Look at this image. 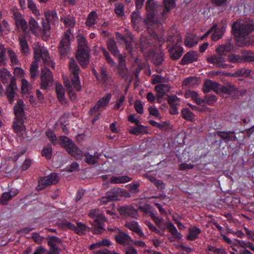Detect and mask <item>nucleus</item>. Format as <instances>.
<instances>
[{
  "mask_svg": "<svg viewBox=\"0 0 254 254\" xmlns=\"http://www.w3.org/2000/svg\"><path fill=\"white\" fill-rule=\"evenodd\" d=\"M134 108L135 111L139 114H142L143 113V107L140 100H136L134 103Z\"/></svg>",
  "mask_w": 254,
  "mask_h": 254,
  "instance_id": "obj_64",
  "label": "nucleus"
},
{
  "mask_svg": "<svg viewBox=\"0 0 254 254\" xmlns=\"http://www.w3.org/2000/svg\"><path fill=\"white\" fill-rule=\"evenodd\" d=\"M61 21L66 27L69 28L64 32L63 37L59 46V51L61 58L65 57L69 53L70 49V35L71 34V28L74 27L76 20L73 15H67L61 18Z\"/></svg>",
  "mask_w": 254,
  "mask_h": 254,
  "instance_id": "obj_2",
  "label": "nucleus"
},
{
  "mask_svg": "<svg viewBox=\"0 0 254 254\" xmlns=\"http://www.w3.org/2000/svg\"><path fill=\"white\" fill-rule=\"evenodd\" d=\"M233 45L230 42H227L225 44L220 45L216 49V52L218 55H213L207 58V62L212 64H215L219 67H225V58L223 57V55H225V53L230 52L233 50Z\"/></svg>",
  "mask_w": 254,
  "mask_h": 254,
  "instance_id": "obj_5",
  "label": "nucleus"
},
{
  "mask_svg": "<svg viewBox=\"0 0 254 254\" xmlns=\"http://www.w3.org/2000/svg\"><path fill=\"white\" fill-rule=\"evenodd\" d=\"M13 127L15 132H21L25 128L23 124V119H17V121L14 122Z\"/></svg>",
  "mask_w": 254,
  "mask_h": 254,
  "instance_id": "obj_39",
  "label": "nucleus"
},
{
  "mask_svg": "<svg viewBox=\"0 0 254 254\" xmlns=\"http://www.w3.org/2000/svg\"><path fill=\"white\" fill-rule=\"evenodd\" d=\"M254 30V23L250 20H237L232 26L231 32L236 38L246 39Z\"/></svg>",
  "mask_w": 254,
  "mask_h": 254,
  "instance_id": "obj_4",
  "label": "nucleus"
},
{
  "mask_svg": "<svg viewBox=\"0 0 254 254\" xmlns=\"http://www.w3.org/2000/svg\"><path fill=\"white\" fill-rule=\"evenodd\" d=\"M76 225V230H75L76 231H74V232L79 235L84 234L86 231H90V228L84 223L77 222Z\"/></svg>",
  "mask_w": 254,
  "mask_h": 254,
  "instance_id": "obj_40",
  "label": "nucleus"
},
{
  "mask_svg": "<svg viewBox=\"0 0 254 254\" xmlns=\"http://www.w3.org/2000/svg\"><path fill=\"white\" fill-rule=\"evenodd\" d=\"M118 210L122 216H130L135 219L139 217L137 209L131 206H120L118 208Z\"/></svg>",
  "mask_w": 254,
  "mask_h": 254,
  "instance_id": "obj_18",
  "label": "nucleus"
},
{
  "mask_svg": "<svg viewBox=\"0 0 254 254\" xmlns=\"http://www.w3.org/2000/svg\"><path fill=\"white\" fill-rule=\"evenodd\" d=\"M145 8L147 12V19L151 22L156 21V16L159 12L162 11V6L159 5L158 2L155 0H147L146 2Z\"/></svg>",
  "mask_w": 254,
  "mask_h": 254,
  "instance_id": "obj_7",
  "label": "nucleus"
},
{
  "mask_svg": "<svg viewBox=\"0 0 254 254\" xmlns=\"http://www.w3.org/2000/svg\"><path fill=\"white\" fill-rule=\"evenodd\" d=\"M211 90H213L217 94L222 96L227 94L233 99H238L241 96H243L247 91L245 89L239 90L236 86L231 84L223 85L210 79H207L203 85L202 91L204 93H207L209 92Z\"/></svg>",
  "mask_w": 254,
  "mask_h": 254,
  "instance_id": "obj_1",
  "label": "nucleus"
},
{
  "mask_svg": "<svg viewBox=\"0 0 254 254\" xmlns=\"http://www.w3.org/2000/svg\"><path fill=\"white\" fill-rule=\"evenodd\" d=\"M154 47V45L149 39L145 37L141 38L140 49L142 53L151 55V53L153 52Z\"/></svg>",
  "mask_w": 254,
  "mask_h": 254,
  "instance_id": "obj_21",
  "label": "nucleus"
},
{
  "mask_svg": "<svg viewBox=\"0 0 254 254\" xmlns=\"http://www.w3.org/2000/svg\"><path fill=\"white\" fill-rule=\"evenodd\" d=\"M13 15L16 27L20 28L24 32H28V26L27 22L23 17L21 13L16 11L13 13Z\"/></svg>",
  "mask_w": 254,
  "mask_h": 254,
  "instance_id": "obj_20",
  "label": "nucleus"
},
{
  "mask_svg": "<svg viewBox=\"0 0 254 254\" xmlns=\"http://www.w3.org/2000/svg\"><path fill=\"white\" fill-rule=\"evenodd\" d=\"M125 226L133 232L139 228L138 223L135 221H127L125 223Z\"/></svg>",
  "mask_w": 254,
  "mask_h": 254,
  "instance_id": "obj_54",
  "label": "nucleus"
},
{
  "mask_svg": "<svg viewBox=\"0 0 254 254\" xmlns=\"http://www.w3.org/2000/svg\"><path fill=\"white\" fill-rule=\"evenodd\" d=\"M140 19L138 12L133 11L131 15V21L134 28H135L137 23Z\"/></svg>",
  "mask_w": 254,
  "mask_h": 254,
  "instance_id": "obj_60",
  "label": "nucleus"
},
{
  "mask_svg": "<svg viewBox=\"0 0 254 254\" xmlns=\"http://www.w3.org/2000/svg\"><path fill=\"white\" fill-rule=\"evenodd\" d=\"M46 20L54 25L59 23V18L57 13L55 10H47L44 12Z\"/></svg>",
  "mask_w": 254,
  "mask_h": 254,
  "instance_id": "obj_27",
  "label": "nucleus"
},
{
  "mask_svg": "<svg viewBox=\"0 0 254 254\" xmlns=\"http://www.w3.org/2000/svg\"><path fill=\"white\" fill-rule=\"evenodd\" d=\"M228 61L230 63H238L243 61L242 56L237 55H231L228 57Z\"/></svg>",
  "mask_w": 254,
  "mask_h": 254,
  "instance_id": "obj_56",
  "label": "nucleus"
},
{
  "mask_svg": "<svg viewBox=\"0 0 254 254\" xmlns=\"http://www.w3.org/2000/svg\"><path fill=\"white\" fill-rule=\"evenodd\" d=\"M116 231L117 234L114 235V237L118 244L124 246L131 245L133 240L129 235L118 229H116Z\"/></svg>",
  "mask_w": 254,
  "mask_h": 254,
  "instance_id": "obj_10",
  "label": "nucleus"
},
{
  "mask_svg": "<svg viewBox=\"0 0 254 254\" xmlns=\"http://www.w3.org/2000/svg\"><path fill=\"white\" fill-rule=\"evenodd\" d=\"M98 18V15L95 11H91L88 15L85 21L86 26L92 27L96 23V20Z\"/></svg>",
  "mask_w": 254,
  "mask_h": 254,
  "instance_id": "obj_34",
  "label": "nucleus"
},
{
  "mask_svg": "<svg viewBox=\"0 0 254 254\" xmlns=\"http://www.w3.org/2000/svg\"><path fill=\"white\" fill-rule=\"evenodd\" d=\"M63 146L68 153L77 159H81L82 152L73 141L66 136H62L61 138Z\"/></svg>",
  "mask_w": 254,
  "mask_h": 254,
  "instance_id": "obj_8",
  "label": "nucleus"
},
{
  "mask_svg": "<svg viewBox=\"0 0 254 254\" xmlns=\"http://www.w3.org/2000/svg\"><path fill=\"white\" fill-rule=\"evenodd\" d=\"M188 234L186 236L187 240L190 241H195L201 233V230L196 226L190 227L188 228Z\"/></svg>",
  "mask_w": 254,
  "mask_h": 254,
  "instance_id": "obj_26",
  "label": "nucleus"
},
{
  "mask_svg": "<svg viewBox=\"0 0 254 254\" xmlns=\"http://www.w3.org/2000/svg\"><path fill=\"white\" fill-rule=\"evenodd\" d=\"M42 24L44 34L45 35H49L50 33V29H51L50 23L47 20L45 21V20H43Z\"/></svg>",
  "mask_w": 254,
  "mask_h": 254,
  "instance_id": "obj_61",
  "label": "nucleus"
},
{
  "mask_svg": "<svg viewBox=\"0 0 254 254\" xmlns=\"http://www.w3.org/2000/svg\"><path fill=\"white\" fill-rule=\"evenodd\" d=\"M76 58L81 67L86 68L89 63V54L88 50H77Z\"/></svg>",
  "mask_w": 254,
  "mask_h": 254,
  "instance_id": "obj_17",
  "label": "nucleus"
},
{
  "mask_svg": "<svg viewBox=\"0 0 254 254\" xmlns=\"http://www.w3.org/2000/svg\"><path fill=\"white\" fill-rule=\"evenodd\" d=\"M17 89L16 81L13 77H11L10 84L7 87L5 94L10 104H12L14 102L15 90Z\"/></svg>",
  "mask_w": 254,
  "mask_h": 254,
  "instance_id": "obj_23",
  "label": "nucleus"
},
{
  "mask_svg": "<svg viewBox=\"0 0 254 254\" xmlns=\"http://www.w3.org/2000/svg\"><path fill=\"white\" fill-rule=\"evenodd\" d=\"M164 6H162V11L161 12V15L163 18L165 17L171 9L175 6V0H164Z\"/></svg>",
  "mask_w": 254,
  "mask_h": 254,
  "instance_id": "obj_30",
  "label": "nucleus"
},
{
  "mask_svg": "<svg viewBox=\"0 0 254 254\" xmlns=\"http://www.w3.org/2000/svg\"><path fill=\"white\" fill-rule=\"evenodd\" d=\"M152 55V61L155 66H160L164 61V55L162 52H153Z\"/></svg>",
  "mask_w": 254,
  "mask_h": 254,
  "instance_id": "obj_32",
  "label": "nucleus"
},
{
  "mask_svg": "<svg viewBox=\"0 0 254 254\" xmlns=\"http://www.w3.org/2000/svg\"><path fill=\"white\" fill-rule=\"evenodd\" d=\"M122 192V190L118 187L111 189L110 191L106 192L110 200H116L118 199L119 195Z\"/></svg>",
  "mask_w": 254,
  "mask_h": 254,
  "instance_id": "obj_35",
  "label": "nucleus"
},
{
  "mask_svg": "<svg viewBox=\"0 0 254 254\" xmlns=\"http://www.w3.org/2000/svg\"><path fill=\"white\" fill-rule=\"evenodd\" d=\"M150 125L153 127H156L160 129H166L168 127V124L166 122H164L162 124L158 123L153 120H150L149 121Z\"/></svg>",
  "mask_w": 254,
  "mask_h": 254,
  "instance_id": "obj_52",
  "label": "nucleus"
},
{
  "mask_svg": "<svg viewBox=\"0 0 254 254\" xmlns=\"http://www.w3.org/2000/svg\"><path fill=\"white\" fill-rule=\"evenodd\" d=\"M21 52L23 55H27L29 51L28 44L24 37L19 38Z\"/></svg>",
  "mask_w": 254,
  "mask_h": 254,
  "instance_id": "obj_36",
  "label": "nucleus"
},
{
  "mask_svg": "<svg viewBox=\"0 0 254 254\" xmlns=\"http://www.w3.org/2000/svg\"><path fill=\"white\" fill-rule=\"evenodd\" d=\"M132 178L127 175L121 176H112L110 179V183L113 184H124L130 182Z\"/></svg>",
  "mask_w": 254,
  "mask_h": 254,
  "instance_id": "obj_31",
  "label": "nucleus"
},
{
  "mask_svg": "<svg viewBox=\"0 0 254 254\" xmlns=\"http://www.w3.org/2000/svg\"><path fill=\"white\" fill-rule=\"evenodd\" d=\"M234 131H225L218 130L217 131V135L222 138L225 142L229 141H235L237 139Z\"/></svg>",
  "mask_w": 254,
  "mask_h": 254,
  "instance_id": "obj_28",
  "label": "nucleus"
},
{
  "mask_svg": "<svg viewBox=\"0 0 254 254\" xmlns=\"http://www.w3.org/2000/svg\"><path fill=\"white\" fill-rule=\"evenodd\" d=\"M107 45L108 49L114 56H117L119 55V51L113 38H110L107 41Z\"/></svg>",
  "mask_w": 254,
  "mask_h": 254,
  "instance_id": "obj_33",
  "label": "nucleus"
},
{
  "mask_svg": "<svg viewBox=\"0 0 254 254\" xmlns=\"http://www.w3.org/2000/svg\"><path fill=\"white\" fill-rule=\"evenodd\" d=\"M180 99L176 95L168 96L167 102L170 106H177L180 104Z\"/></svg>",
  "mask_w": 254,
  "mask_h": 254,
  "instance_id": "obj_46",
  "label": "nucleus"
},
{
  "mask_svg": "<svg viewBox=\"0 0 254 254\" xmlns=\"http://www.w3.org/2000/svg\"><path fill=\"white\" fill-rule=\"evenodd\" d=\"M111 77L106 66L103 65L99 68V74L97 81L102 84L107 85Z\"/></svg>",
  "mask_w": 254,
  "mask_h": 254,
  "instance_id": "obj_22",
  "label": "nucleus"
},
{
  "mask_svg": "<svg viewBox=\"0 0 254 254\" xmlns=\"http://www.w3.org/2000/svg\"><path fill=\"white\" fill-rule=\"evenodd\" d=\"M125 6L122 3L115 4V13L119 16H122L124 14Z\"/></svg>",
  "mask_w": 254,
  "mask_h": 254,
  "instance_id": "obj_51",
  "label": "nucleus"
},
{
  "mask_svg": "<svg viewBox=\"0 0 254 254\" xmlns=\"http://www.w3.org/2000/svg\"><path fill=\"white\" fill-rule=\"evenodd\" d=\"M58 181V174L56 173H52L50 175L39 180L38 187L40 190L44 189L48 186L56 184Z\"/></svg>",
  "mask_w": 254,
  "mask_h": 254,
  "instance_id": "obj_9",
  "label": "nucleus"
},
{
  "mask_svg": "<svg viewBox=\"0 0 254 254\" xmlns=\"http://www.w3.org/2000/svg\"><path fill=\"white\" fill-rule=\"evenodd\" d=\"M195 80L194 77H188L184 80L183 84L186 86H192L194 84Z\"/></svg>",
  "mask_w": 254,
  "mask_h": 254,
  "instance_id": "obj_63",
  "label": "nucleus"
},
{
  "mask_svg": "<svg viewBox=\"0 0 254 254\" xmlns=\"http://www.w3.org/2000/svg\"><path fill=\"white\" fill-rule=\"evenodd\" d=\"M217 100V97L213 94H207L204 97L205 104L213 106Z\"/></svg>",
  "mask_w": 254,
  "mask_h": 254,
  "instance_id": "obj_45",
  "label": "nucleus"
},
{
  "mask_svg": "<svg viewBox=\"0 0 254 254\" xmlns=\"http://www.w3.org/2000/svg\"><path fill=\"white\" fill-rule=\"evenodd\" d=\"M116 38L117 41L121 44H125L126 49L129 53H131L133 49V39L131 37L127 36L119 32L116 33Z\"/></svg>",
  "mask_w": 254,
  "mask_h": 254,
  "instance_id": "obj_16",
  "label": "nucleus"
},
{
  "mask_svg": "<svg viewBox=\"0 0 254 254\" xmlns=\"http://www.w3.org/2000/svg\"><path fill=\"white\" fill-rule=\"evenodd\" d=\"M181 42V39H178V42L168 49L170 58L173 61L179 59L183 54V48L179 45V43Z\"/></svg>",
  "mask_w": 254,
  "mask_h": 254,
  "instance_id": "obj_14",
  "label": "nucleus"
},
{
  "mask_svg": "<svg viewBox=\"0 0 254 254\" xmlns=\"http://www.w3.org/2000/svg\"><path fill=\"white\" fill-rule=\"evenodd\" d=\"M112 98V94L107 93L105 96L100 99L94 106L91 109L90 112L93 115L95 112L99 111L100 109H104L109 103Z\"/></svg>",
  "mask_w": 254,
  "mask_h": 254,
  "instance_id": "obj_15",
  "label": "nucleus"
},
{
  "mask_svg": "<svg viewBox=\"0 0 254 254\" xmlns=\"http://www.w3.org/2000/svg\"><path fill=\"white\" fill-rule=\"evenodd\" d=\"M184 42L185 45L188 47H192L197 43L195 37L192 35L187 36Z\"/></svg>",
  "mask_w": 254,
  "mask_h": 254,
  "instance_id": "obj_44",
  "label": "nucleus"
},
{
  "mask_svg": "<svg viewBox=\"0 0 254 254\" xmlns=\"http://www.w3.org/2000/svg\"><path fill=\"white\" fill-rule=\"evenodd\" d=\"M5 51L4 45L0 43V66L5 64Z\"/></svg>",
  "mask_w": 254,
  "mask_h": 254,
  "instance_id": "obj_53",
  "label": "nucleus"
},
{
  "mask_svg": "<svg viewBox=\"0 0 254 254\" xmlns=\"http://www.w3.org/2000/svg\"><path fill=\"white\" fill-rule=\"evenodd\" d=\"M155 90L156 92L163 91L169 92L170 90V87L166 84H159L155 86Z\"/></svg>",
  "mask_w": 254,
  "mask_h": 254,
  "instance_id": "obj_58",
  "label": "nucleus"
},
{
  "mask_svg": "<svg viewBox=\"0 0 254 254\" xmlns=\"http://www.w3.org/2000/svg\"><path fill=\"white\" fill-rule=\"evenodd\" d=\"M12 198L10 192H5L3 193L0 197V202L2 205H5L7 204L8 201L11 200Z\"/></svg>",
  "mask_w": 254,
  "mask_h": 254,
  "instance_id": "obj_57",
  "label": "nucleus"
},
{
  "mask_svg": "<svg viewBox=\"0 0 254 254\" xmlns=\"http://www.w3.org/2000/svg\"><path fill=\"white\" fill-rule=\"evenodd\" d=\"M68 65L69 71L73 76L79 75L80 67L73 58L70 59Z\"/></svg>",
  "mask_w": 254,
  "mask_h": 254,
  "instance_id": "obj_29",
  "label": "nucleus"
},
{
  "mask_svg": "<svg viewBox=\"0 0 254 254\" xmlns=\"http://www.w3.org/2000/svg\"><path fill=\"white\" fill-rule=\"evenodd\" d=\"M159 228L163 231H164L166 228H167L175 240H181L183 237L182 235L178 231L174 225L171 222H166L165 224L163 223Z\"/></svg>",
  "mask_w": 254,
  "mask_h": 254,
  "instance_id": "obj_19",
  "label": "nucleus"
},
{
  "mask_svg": "<svg viewBox=\"0 0 254 254\" xmlns=\"http://www.w3.org/2000/svg\"><path fill=\"white\" fill-rule=\"evenodd\" d=\"M56 92L57 97L62 103L65 100L64 98V90L62 84H57L56 86Z\"/></svg>",
  "mask_w": 254,
  "mask_h": 254,
  "instance_id": "obj_37",
  "label": "nucleus"
},
{
  "mask_svg": "<svg viewBox=\"0 0 254 254\" xmlns=\"http://www.w3.org/2000/svg\"><path fill=\"white\" fill-rule=\"evenodd\" d=\"M41 155L47 159H50L52 156V148L51 144H49L45 146L41 151Z\"/></svg>",
  "mask_w": 254,
  "mask_h": 254,
  "instance_id": "obj_42",
  "label": "nucleus"
},
{
  "mask_svg": "<svg viewBox=\"0 0 254 254\" xmlns=\"http://www.w3.org/2000/svg\"><path fill=\"white\" fill-rule=\"evenodd\" d=\"M34 58L35 61L33 62L30 68L31 77L34 79L38 75V66L37 62L41 59L43 60L44 64L46 66L55 68V64L50 59L49 53L46 49H42L40 47L34 49Z\"/></svg>",
  "mask_w": 254,
  "mask_h": 254,
  "instance_id": "obj_3",
  "label": "nucleus"
},
{
  "mask_svg": "<svg viewBox=\"0 0 254 254\" xmlns=\"http://www.w3.org/2000/svg\"><path fill=\"white\" fill-rule=\"evenodd\" d=\"M89 216L93 219L92 221H90V223L93 226L92 229L93 234H100L105 231L104 228L105 218L103 215L98 214L95 210H92L89 214Z\"/></svg>",
  "mask_w": 254,
  "mask_h": 254,
  "instance_id": "obj_6",
  "label": "nucleus"
},
{
  "mask_svg": "<svg viewBox=\"0 0 254 254\" xmlns=\"http://www.w3.org/2000/svg\"><path fill=\"white\" fill-rule=\"evenodd\" d=\"M7 52L11 63L14 64L18 65L19 61L14 51L11 49H8Z\"/></svg>",
  "mask_w": 254,
  "mask_h": 254,
  "instance_id": "obj_49",
  "label": "nucleus"
},
{
  "mask_svg": "<svg viewBox=\"0 0 254 254\" xmlns=\"http://www.w3.org/2000/svg\"><path fill=\"white\" fill-rule=\"evenodd\" d=\"M251 69L242 68L236 70L235 74L239 76H249L251 72Z\"/></svg>",
  "mask_w": 254,
  "mask_h": 254,
  "instance_id": "obj_59",
  "label": "nucleus"
},
{
  "mask_svg": "<svg viewBox=\"0 0 254 254\" xmlns=\"http://www.w3.org/2000/svg\"><path fill=\"white\" fill-rule=\"evenodd\" d=\"M78 50H89L87 41L84 36H79L77 38Z\"/></svg>",
  "mask_w": 254,
  "mask_h": 254,
  "instance_id": "obj_38",
  "label": "nucleus"
},
{
  "mask_svg": "<svg viewBox=\"0 0 254 254\" xmlns=\"http://www.w3.org/2000/svg\"><path fill=\"white\" fill-rule=\"evenodd\" d=\"M47 240L50 252L53 254H60L61 249L58 245L62 243L61 239L54 236H49L47 238Z\"/></svg>",
  "mask_w": 254,
  "mask_h": 254,
  "instance_id": "obj_13",
  "label": "nucleus"
},
{
  "mask_svg": "<svg viewBox=\"0 0 254 254\" xmlns=\"http://www.w3.org/2000/svg\"><path fill=\"white\" fill-rule=\"evenodd\" d=\"M102 51L107 62L112 66L114 65L115 63L112 59L109 53L106 51V50L105 49H102Z\"/></svg>",
  "mask_w": 254,
  "mask_h": 254,
  "instance_id": "obj_62",
  "label": "nucleus"
},
{
  "mask_svg": "<svg viewBox=\"0 0 254 254\" xmlns=\"http://www.w3.org/2000/svg\"><path fill=\"white\" fill-rule=\"evenodd\" d=\"M84 156L85 161L90 165H94L98 162V160L95 159V156L90 155L88 152L84 153Z\"/></svg>",
  "mask_w": 254,
  "mask_h": 254,
  "instance_id": "obj_50",
  "label": "nucleus"
},
{
  "mask_svg": "<svg viewBox=\"0 0 254 254\" xmlns=\"http://www.w3.org/2000/svg\"><path fill=\"white\" fill-rule=\"evenodd\" d=\"M24 102L22 99H18L13 107L14 113L17 119H24L25 111Z\"/></svg>",
  "mask_w": 254,
  "mask_h": 254,
  "instance_id": "obj_25",
  "label": "nucleus"
},
{
  "mask_svg": "<svg viewBox=\"0 0 254 254\" xmlns=\"http://www.w3.org/2000/svg\"><path fill=\"white\" fill-rule=\"evenodd\" d=\"M29 28L33 33H37L40 28L38 22L33 17H31L29 20Z\"/></svg>",
  "mask_w": 254,
  "mask_h": 254,
  "instance_id": "obj_43",
  "label": "nucleus"
},
{
  "mask_svg": "<svg viewBox=\"0 0 254 254\" xmlns=\"http://www.w3.org/2000/svg\"><path fill=\"white\" fill-rule=\"evenodd\" d=\"M182 117L187 121H192L194 114L189 108H183L181 111Z\"/></svg>",
  "mask_w": 254,
  "mask_h": 254,
  "instance_id": "obj_41",
  "label": "nucleus"
},
{
  "mask_svg": "<svg viewBox=\"0 0 254 254\" xmlns=\"http://www.w3.org/2000/svg\"><path fill=\"white\" fill-rule=\"evenodd\" d=\"M198 58L197 52L194 51L187 53L183 57L181 61L182 65H186L197 61Z\"/></svg>",
  "mask_w": 254,
  "mask_h": 254,
  "instance_id": "obj_24",
  "label": "nucleus"
},
{
  "mask_svg": "<svg viewBox=\"0 0 254 254\" xmlns=\"http://www.w3.org/2000/svg\"><path fill=\"white\" fill-rule=\"evenodd\" d=\"M227 26V21L225 19L221 20L218 24H216V27L213 30V34L211 39L213 41H216L220 39L224 35Z\"/></svg>",
  "mask_w": 254,
  "mask_h": 254,
  "instance_id": "obj_11",
  "label": "nucleus"
},
{
  "mask_svg": "<svg viewBox=\"0 0 254 254\" xmlns=\"http://www.w3.org/2000/svg\"><path fill=\"white\" fill-rule=\"evenodd\" d=\"M71 82L74 89L77 91H80L81 89V85L80 81L79 75L74 76L71 78Z\"/></svg>",
  "mask_w": 254,
  "mask_h": 254,
  "instance_id": "obj_48",
  "label": "nucleus"
},
{
  "mask_svg": "<svg viewBox=\"0 0 254 254\" xmlns=\"http://www.w3.org/2000/svg\"><path fill=\"white\" fill-rule=\"evenodd\" d=\"M10 76L11 74L5 68L0 69V78L3 84L7 82V79Z\"/></svg>",
  "mask_w": 254,
  "mask_h": 254,
  "instance_id": "obj_47",
  "label": "nucleus"
},
{
  "mask_svg": "<svg viewBox=\"0 0 254 254\" xmlns=\"http://www.w3.org/2000/svg\"><path fill=\"white\" fill-rule=\"evenodd\" d=\"M61 226L62 228H66L69 230H71L74 231H76V226H75L73 224L71 223L70 222L64 220L61 224Z\"/></svg>",
  "mask_w": 254,
  "mask_h": 254,
  "instance_id": "obj_55",
  "label": "nucleus"
},
{
  "mask_svg": "<svg viewBox=\"0 0 254 254\" xmlns=\"http://www.w3.org/2000/svg\"><path fill=\"white\" fill-rule=\"evenodd\" d=\"M41 72L40 88L45 90L49 84L53 82L52 72L47 67L42 69Z\"/></svg>",
  "mask_w": 254,
  "mask_h": 254,
  "instance_id": "obj_12",
  "label": "nucleus"
}]
</instances>
